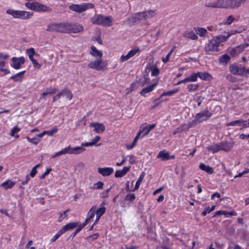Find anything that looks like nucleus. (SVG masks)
I'll return each mask as SVG.
<instances>
[{
    "instance_id": "6ab92c4d",
    "label": "nucleus",
    "mask_w": 249,
    "mask_h": 249,
    "mask_svg": "<svg viewBox=\"0 0 249 249\" xmlns=\"http://www.w3.org/2000/svg\"><path fill=\"white\" fill-rule=\"evenodd\" d=\"M220 150L229 151L233 147V144L232 142H222L219 143Z\"/></svg>"
},
{
    "instance_id": "f8f14e48",
    "label": "nucleus",
    "mask_w": 249,
    "mask_h": 249,
    "mask_svg": "<svg viewBox=\"0 0 249 249\" xmlns=\"http://www.w3.org/2000/svg\"><path fill=\"white\" fill-rule=\"evenodd\" d=\"M11 67L16 70H18L21 68V66L25 63V60L23 56L13 57L11 58Z\"/></svg>"
},
{
    "instance_id": "9d476101",
    "label": "nucleus",
    "mask_w": 249,
    "mask_h": 249,
    "mask_svg": "<svg viewBox=\"0 0 249 249\" xmlns=\"http://www.w3.org/2000/svg\"><path fill=\"white\" fill-rule=\"evenodd\" d=\"M212 113L209 110H203L199 113L196 114L195 120L196 123H200L204 121L207 120L212 116Z\"/></svg>"
},
{
    "instance_id": "e2e57ef3",
    "label": "nucleus",
    "mask_w": 249,
    "mask_h": 249,
    "mask_svg": "<svg viewBox=\"0 0 249 249\" xmlns=\"http://www.w3.org/2000/svg\"><path fill=\"white\" fill-rule=\"evenodd\" d=\"M99 234L96 233H94L91 235L87 237L88 239H91L92 241H93L99 237Z\"/></svg>"
},
{
    "instance_id": "72a5a7b5",
    "label": "nucleus",
    "mask_w": 249,
    "mask_h": 249,
    "mask_svg": "<svg viewBox=\"0 0 249 249\" xmlns=\"http://www.w3.org/2000/svg\"><path fill=\"white\" fill-rule=\"evenodd\" d=\"M25 71H23L11 76L10 77V79L14 80L15 82L19 81L20 79H22V76L24 74Z\"/></svg>"
},
{
    "instance_id": "4be33fe9",
    "label": "nucleus",
    "mask_w": 249,
    "mask_h": 249,
    "mask_svg": "<svg viewBox=\"0 0 249 249\" xmlns=\"http://www.w3.org/2000/svg\"><path fill=\"white\" fill-rule=\"evenodd\" d=\"M70 148V154H79L85 150V149L83 146H78L74 148H72L71 146H69Z\"/></svg>"
},
{
    "instance_id": "c85d7f7f",
    "label": "nucleus",
    "mask_w": 249,
    "mask_h": 249,
    "mask_svg": "<svg viewBox=\"0 0 249 249\" xmlns=\"http://www.w3.org/2000/svg\"><path fill=\"white\" fill-rule=\"evenodd\" d=\"M67 154H70V148L69 146L62 149L58 152H56L54 155L52 156V158H55L56 157L60 156L61 155H65Z\"/></svg>"
},
{
    "instance_id": "7ed1b4c3",
    "label": "nucleus",
    "mask_w": 249,
    "mask_h": 249,
    "mask_svg": "<svg viewBox=\"0 0 249 249\" xmlns=\"http://www.w3.org/2000/svg\"><path fill=\"white\" fill-rule=\"evenodd\" d=\"M6 13L11 15L15 18L21 19H28L33 17L34 13L23 10H14L8 9L6 11Z\"/></svg>"
},
{
    "instance_id": "1a4fd4ad",
    "label": "nucleus",
    "mask_w": 249,
    "mask_h": 249,
    "mask_svg": "<svg viewBox=\"0 0 249 249\" xmlns=\"http://www.w3.org/2000/svg\"><path fill=\"white\" fill-rule=\"evenodd\" d=\"M155 126V125H149L148 127H147L146 126L142 128H141L139 132H138L137 135L134 138L132 143V145L134 146H135L138 140L140 138H142L143 137L148 134L149 132L154 128Z\"/></svg>"
},
{
    "instance_id": "338daca9",
    "label": "nucleus",
    "mask_w": 249,
    "mask_h": 249,
    "mask_svg": "<svg viewBox=\"0 0 249 249\" xmlns=\"http://www.w3.org/2000/svg\"><path fill=\"white\" fill-rule=\"evenodd\" d=\"M96 143L92 141L89 142L82 143L81 144L82 146H91L95 145Z\"/></svg>"
},
{
    "instance_id": "13d9d810",
    "label": "nucleus",
    "mask_w": 249,
    "mask_h": 249,
    "mask_svg": "<svg viewBox=\"0 0 249 249\" xmlns=\"http://www.w3.org/2000/svg\"><path fill=\"white\" fill-rule=\"evenodd\" d=\"M30 60L32 61V63L34 64L35 67L39 69L41 67L40 64H39L36 60L33 57L29 58Z\"/></svg>"
},
{
    "instance_id": "c03bdc74",
    "label": "nucleus",
    "mask_w": 249,
    "mask_h": 249,
    "mask_svg": "<svg viewBox=\"0 0 249 249\" xmlns=\"http://www.w3.org/2000/svg\"><path fill=\"white\" fill-rule=\"evenodd\" d=\"M189 82H195L197 80V72L193 73L189 76L187 77Z\"/></svg>"
},
{
    "instance_id": "a19ab883",
    "label": "nucleus",
    "mask_w": 249,
    "mask_h": 249,
    "mask_svg": "<svg viewBox=\"0 0 249 249\" xmlns=\"http://www.w3.org/2000/svg\"><path fill=\"white\" fill-rule=\"evenodd\" d=\"M178 91H179L178 89H174L170 91L164 92L161 94L160 97H162V96H171L173 95L174 94H175L176 93L178 92Z\"/></svg>"
},
{
    "instance_id": "603ef678",
    "label": "nucleus",
    "mask_w": 249,
    "mask_h": 249,
    "mask_svg": "<svg viewBox=\"0 0 249 249\" xmlns=\"http://www.w3.org/2000/svg\"><path fill=\"white\" fill-rule=\"evenodd\" d=\"M26 139L29 142L34 143L35 144H37L40 142V139L37 137L30 138L29 137H27Z\"/></svg>"
},
{
    "instance_id": "9b49d317",
    "label": "nucleus",
    "mask_w": 249,
    "mask_h": 249,
    "mask_svg": "<svg viewBox=\"0 0 249 249\" xmlns=\"http://www.w3.org/2000/svg\"><path fill=\"white\" fill-rule=\"evenodd\" d=\"M219 44L213 38L210 40L205 47V50L207 54H209L211 52L218 51Z\"/></svg>"
},
{
    "instance_id": "09e8293b",
    "label": "nucleus",
    "mask_w": 249,
    "mask_h": 249,
    "mask_svg": "<svg viewBox=\"0 0 249 249\" xmlns=\"http://www.w3.org/2000/svg\"><path fill=\"white\" fill-rule=\"evenodd\" d=\"M36 3V2H28L25 3V5L27 8L35 11Z\"/></svg>"
},
{
    "instance_id": "2f4dec72",
    "label": "nucleus",
    "mask_w": 249,
    "mask_h": 249,
    "mask_svg": "<svg viewBox=\"0 0 249 249\" xmlns=\"http://www.w3.org/2000/svg\"><path fill=\"white\" fill-rule=\"evenodd\" d=\"M57 131V129H56V128H54L51 130L44 131L43 132L37 134L36 136L37 138L38 137L41 138V137H43L44 135V134H48V135L51 136H53Z\"/></svg>"
},
{
    "instance_id": "0e129e2a",
    "label": "nucleus",
    "mask_w": 249,
    "mask_h": 249,
    "mask_svg": "<svg viewBox=\"0 0 249 249\" xmlns=\"http://www.w3.org/2000/svg\"><path fill=\"white\" fill-rule=\"evenodd\" d=\"M61 233V230H60L57 234H56L51 240V242H54L56 240H57L59 237L62 234Z\"/></svg>"
},
{
    "instance_id": "37998d69",
    "label": "nucleus",
    "mask_w": 249,
    "mask_h": 249,
    "mask_svg": "<svg viewBox=\"0 0 249 249\" xmlns=\"http://www.w3.org/2000/svg\"><path fill=\"white\" fill-rule=\"evenodd\" d=\"M234 20L235 18L233 16L230 15L227 17L226 20L223 22V24L225 25H230L234 21Z\"/></svg>"
},
{
    "instance_id": "69168bd1",
    "label": "nucleus",
    "mask_w": 249,
    "mask_h": 249,
    "mask_svg": "<svg viewBox=\"0 0 249 249\" xmlns=\"http://www.w3.org/2000/svg\"><path fill=\"white\" fill-rule=\"evenodd\" d=\"M159 74V69L156 67L153 69L152 71L151 74L152 76H156Z\"/></svg>"
},
{
    "instance_id": "f257e3e1",
    "label": "nucleus",
    "mask_w": 249,
    "mask_h": 249,
    "mask_svg": "<svg viewBox=\"0 0 249 249\" xmlns=\"http://www.w3.org/2000/svg\"><path fill=\"white\" fill-rule=\"evenodd\" d=\"M205 6L212 8L234 9L240 7V2L237 0H216L206 3Z\"/></svg>"
},
{
    "instance_id": "dca6fc26",
    "label": "nucleus",
    "mask_w": 249,
    "mask_h": 249,
    "mask_svg": "<svg viewBox=\"0 0 249 249\" xmlns=\"http://www.w3.org/2000/svg\"><path fill=\"white\" fill-rule=\"evenodd\" d=\"M157 158L161 159L163 161H165L170 159H174L175 156V155H170L169 152H166L165 150H163L159 152Z\"/></svg>"
},
{
    "instance_id": "4d7b16f0",
    "label": "nucleus",
    "mask_w": 249,
    "mask_h": 249,
    "mask_svg": "<svg viewBox=\"0 0 249 249\" xmlns=\"http://www.w3.org/2000/svg\"><path fill=\"white\" fill-rule=\"evenodd\" d=\"M26 53L28 54L29 58H31V57H33L35 54V50L33 48L28 49L26 50Z\"/></svg>"
},
{
    "instance_id": "6e6d98bb",
    "label": "nucleus",
    "mask_w": 249,
    "mask_h": 249,
    "mask_svg": "<svg viewBox=\"0 0 249 249\" xmlns=\"http://www.w3.org/2000/svg\"><path fill=\"white\" fill-rule=\"evenodd\" d=\"M135 198H136V196L134 194H129L126 196L125 197V200L126 201H129L130 202H132L134 200Z\"/></svg>"
},
{
    "instance_id": "393cba45",
    "label": "nucleus",
    "mask_w": 249,
    "mask_h": 249,
    "mask_svg": "<svg viewBox=\"0 0 249 249\" xmlns=\"http://www.w3.org/2000/svg\"><path fill=\"white\" fill-rule=\"evenodd\" d=\"M15 184V182H14L10 179H7L5 181L3 182L0 185V186L2 187L4 189L7 190L13 188Z\"/></svg>"
},
{
    "instance_id": "49530a36",
    "label": "nucleus",
    "mask_w": 249,
    "mask_h": 249,
    "mask_svg": "<svg viewBox=\"0 0 249 249\" xmlns=\"http://www.w3.org/2000/svg\"><path fill=\"white\" fill-rule=\"evenodd\" d=\"M175 46H174L173 48L170 50V51L168 53L166 56L165 57L162 58V61L164 63H166L169 60V58L172 54V53L174 52V49L175 48Z\"/></svg>"
},
{
    "instance_id": "f03ea898",
    "label": "nucleus",
    "mask_w": 249,
    "mask_h": 249,
    "mask_svg": "<svg viewBox=\"0 0 249 249\" xmlns=\"http://www.w3.org/2000/svg\"><path fill=\"white\" fill-rule=\"evenodd\" d=\"M92 24L110 27L112 25V20L110 16L105 17L101 14L95 15L90 19Z\"/></svg>"
},
{
    "instance_id": "bf43d9fd",
    "label": "nucleus",
    "mask_w": 249,
    "mask_h": 249,
    "mask_svg": "<svg viewBox=\"0 0 249 249\" xmlns=\"http://www.w3.org/2000/svg\"><path fill=\"white\" fill-rule=\"evenodd\" d=\"M124 176V174L122 170H117L116 171L115 177L116 178H121Z\"/></svg>"
},
{
    "instance_id": "4468645a",
    "label": "nucleus",
    "mask_w": 249,
    "mask_h": 249,
    "mask_svg": "<svg viewBox=\"0 0 249 249\" xmlns=\"http://www.w3.org/2000/svg\"><path fill=\"white\" fill-rule=\"evenodd\" d=\"M68 33H78L83 31V26L79 24H71L69 23Z\"/></svg>"
},
{
    "instance_id": "b1692460",
    "label": "nucleus",
    "mask_w": 249,
    "mask_h": 249,
    "mask_svg": "<svg viewBox=\"0 0 249 249\" xmlns=\"http://www.w3.org/2000/svg\"><path fill=\"white\" fill-rule=\"evenodd\" d=\"M78 226V223L77 222H71L69 223L64 226L63 228L61 230V233H64V232L69 231L70 230L73 229Z\"/></svg>"
},
{
    "instance_id": "f704fd0d",
    "label": "nucleus",
    "mask_w": 249,
    "mask_h": 249,
    "mask_svg": "<svg viewBox=\"0 0 249 249\" xmlns=\"http://www.w3.org/2000/svg\"><path fill=\"white\" fill-rule=\"evenodd\" d=\"M58 89L55 88H50L49 89H47L44 92H43L41 94V98H43L44 96L49 95V94H53L55 93Z\"/></svg>"
},
{
    "instance_id": "f3484780",
    "label": "nucleus",
    "mask_w": 249,
    "mask_h": 249,
    "mask_svg": "<svg viewBox=\"0 0 249 249\" xmlns=\"http://www.w3.org/2000/svg\"><path fill=\"white\" fill-rule=\"evenodd\" d=\"M140 50L139 49H133L130 50L126 55H122L120 58V61L121 62H125L130 58L134 56L137 53L139 52Z\"/></svg>"
},
{
    "instance_id": "5701e85b",
    "label": "nucleus",
    "mask_w": 249,
    "mask_h": 249,
    "mask_svg": "<svg viewBox=\"0 0 249 249\" xmlns=\"http://www.w3.org/2000/svg\"><path fill=\"white\" fill-rule=\"evenodd\" d=\"M157 85V83H155L147 87L144 88L140 92L141 95L142 96H145L146 93L152 91Z\"/></svg>"
},
{
    "instance_id": "4c0bfd02",
    "label": "nucleus",
    "mask_w": 249,
    "mask_h": 249,
    "mask_svg": "<svg viewBox=\"0 0 249 249\" xmlns=\"http://www.w3.org/2000/svg\"><path fill=\"white\" fill-rule=\"evenodd\" d=\"M144 176H145L144 172H142L141 174V175L140 176L138 180L137 181L134 189L133 190V191L137 190L139 189V188L140 187V186L141 185V183L144 177Z\"/></svg>"
},
{
    "instance_id": "58836bf2",
    "label": "nucleus",
    "mask_w": 249,
    "mask_h": 249,
    "mask_svg": "<svg viewBox=\"0 0 249 249\" xmlns=\"http://www.w3.org/2000/svg\"><path fill=\"white\" fill-rule=\"evenodd\" d=\"M60 92L62 96H66L67 98L69 100H71L72 97V94L68 89H64L63 90L60 91Z\"/></svg>"
},
{
    "instance_id": "2eb2a0df",
    "label": "nucleus",
    "mask_w": 249,
    "mask_h": 249,
    "mask_svg": "<svg viewBox=\"0 0 249 249\" xmlns=\"http://www.w3.org/2000/svg\"><path fill=\"white\" fill-rule=\"evenodd\" d=\"M52 9L46 5L36 2L35 11L37 12H51Z\"/></svg>"
},
{
    "instance_id": "79ce46f5",
    "label": "nucleus",
    "mask_w": 249,
    "mask_h": 249,
    "mask_svg": "<svg viewBox=\"0 0 249 249\" xmlns=\"http://www.w3.org/2000/svg\"><path fill=\"white\" fill-rule=\"evenodd\" d=\"M199 87L197 84H190L187 85V88L189 91H195Z\"/></svg>"
},
{
    "instance_id": "ddd939ff",
    "label": "nucleus",
    "mask_w": 249,
    "mask_h": 249,
    "mask_svg": "<svg viewBox=\"0 0 249 249\" xmlns=\"http://www.w3.org/2000/svg\"><path fill=\"white\" fill-rule=\"evenodd\" d=\"M249 46V43H243L238 45V46L232 48L230 50L229 53L232 56H235L236 55L242 53L244 49Z\"/></svg>"
},
{
    "instance_id": "0eeeda50",
    "label": "nucleus",
    "mask_w": 249,
    "mask_h": 249,
    "mask_svg": "<svg viewBox=\"0 0 249 249\" xmlns=\"http://www.w3.org/2000/svg\"><path fill=\"white\" fill-rule=\"evenodd\" d=\"M107 63L101 58L91 61L88 64V67L98 71H104L106 69Z\"/></svg>"
},
{
    "instance_id": "39448f33",
    "label": "nucleus",
    "mask_w": 249,
    "mask_h": 249,
    "mask_svg": "<svg viewBox=\"0 0 249 249\" xmlns=\"http://www.w3.org/2000/svg\"><path fill=\"white\" fill-rule=\"evenodd\" d=\"M94 7V4L92 3H82L80 4H72L69 6L70 10L77 13H82Z\"/></svg>"
},
{
    "instance_id": "bb28decb",
    "label": "nucleus",
    "mask_w": 249,
    "mask_h": 249,
    "mask_svg": "<svg viewBox=\"0 0 249 249\" xmlns=\"http://www.w3.org/2000/svg\"><path fill=\"white\" fill-rule=\"evenodd\" d=\"M228 38L229 37L227 34L226 35H220L216 36L214 39L219 45L220 43L226 41Z\"/></svg>"
},
{
    "instance_id": "7c9ffc66",
    "label": "nucleus",
    "mask_w": 249,
    "mask_h": 249,
    "mask_svg": "<svg viewBox=\"0 0 249 249\" xmlns=\"http://www.w3.org/2000/svg\"><path fill=\"white\" fill-rule=\"evenodd\" d=\"M199 168L203 171H206L209 174H212L213 173V168L209 165H206L205 164L201 163L199 165Z\"/></svg>"
},
{
    "instance_id": "473e14b6",
    "label": "nucleus",
    "mask_w": 249,
    "mask_h": 249,
    "mask_svg": "<svg viewBox=\"0 0 249 249\" xmlns=\"http://www.w3.org/2000/svg\"><path fill=\"white\" fill-rule=\"evenodd\" d=\"M209 151H211L213 153H216L220 150L219 143H214L207 147Z\"/></svg>"
},
{
    "instance_id": "a211bd4d",
    "label": "nucleus",
    "mask_w": 249,
    "mask_h": 249,
    "mask_svg": "<svg viewBox=\"0 0 249 249\" xmlns=\"http://www.w3.org/2000/svg\"><path fill=\"white\" fill-rule=\"evenodd\" d=\"M114 172L112 167L98 168V172L104 177L108 176L111 175Z\"/></svg>"
},
{
    "instance_id": "864d4df0",
    "label": "nucleus",
    "mask_w": 249,
    "mask_h": 249,
    "mask_svg": "<svg viewBox=\"0 0 249 249\" xmlns=\"http://www.w3.org/2000/svg\"><path fill=\"white\" fill-rule=\"evenodd\" d=\"M104 183L103 182L99 181L97 183H95L94 184V186L92 187V189H102L103 188Z\"/></svg>"
},
{
    "instance_id": "a878e982",
    "label": "nucleus",
    "mask_w": 249,
    "mask_h": 249,
    "mask_svg": "<svg viewBox=\"0 0 249 249\" xmlns=\"http://www.w3.org/2000/svg\"><path fill=\"white\" fill-rule=\"evenodd\" d=\"M90 54L92 56L96 57H99V58H101V57L103 56L102 52L101 51L98 50L96 49V48L94 46H92L91 47Z\"/></svg>"
},
{
    "instance_id": "aec40b11",
    "label": "nucleus",
    "mask_w": 249,
    "mask_h": 249,
    "mask_svg": "<svg viewBox=\"0 0 249 249\" xmlns=\"http://www.w3.org/2000/svg\"><path fill=\"white\" fill-rule=\"evenodd\" d=\"M131 20L133 22L145 20L143 12L135 13L130 18Z\"/></svg>"
},
{
    "instance_id": "a18cd8bd",
    "label": "nucleus",
    "mask_w": 249,
    "mask_h": 249,
    "mask_svg": "<svg viewBox=\"0 0 249 249\" xmlns=\"http://www.w3.org/2000/svg\"><path fill=\"white\" fill-rule=\"evenodd\" d=\"M70 210L67 209L66 211L63 212V213H60V215L58 219V221L59 222H61L63 219L66 218H67L68 215L67 214V213L69 212Z\"/></svg>"
},
{
    "instance_id": "6e6552de",
    "label": "nucleus",
    "mask_w": 249,
    "mask_h": 249,
    "mask_svg": "<svg viewBox=\"0 0 249 249\" xmlns=\"http://www.w3.org/2000/svg\"><path fill=\"white\" fill-rule=\"evenodd\" d=\"M155 126V125H149L148 127H147L146 126L142 128H141L139 132H138L137 135L134 138L132 143V145L134 146H135L138 140L140 138H142L143 137L148 134L149 132L154 128Z\"/></svg>"
},
{
    "instance_id": "8fccbe9b",
    "label": "nucleus",
    "mask_w": 249,
    "mask_h": 249,
    "mask_svg": "<svg viewBox=\"0 0 249 249\" xmlns=\"http://www.w3.org/2000/svg\"><path fill=\"white\" fill-rule=\"evenodd\" d=\"M19 130L20 128L18 127L17 126L14 127L11 131L10 135L12 136H14L16 139H18L19 137V135H15V134L18 133Z\"/></svg>"
},
{
    "instance_id": "423d86ee",
    "label": "nucleus",
    "mask_w": 249,
    "mask_h": 249,
    "mask_svg": "<svg viewBox=\"0 0 249 249\" xmlns=\"http://www.w3.org/2000/svg\"><path fill=\"white\" fill-rule=\"evenodd\" d=\"M230 70L232 74L235 75L249 76V69H246L241 65L238 66L236 64H232L230 66Z\"/></svg>"
},
{
    "instance_id": "3c124183",
    "label": "nucleus",
    "mask_w": 249,
    "mask_h": 249,
    "mask_svg": "<svg viewBox=\"0 0 249 249\" xmlns=\"http://www.w3.org/2000/svg\"><path fill=\"white\" fill-rule=\"evenodd\" d=\"M196 34H198L200 36H203L207 33V30L203 28H198L196 30Z\"/></svg>"
},
{
    "instance_id": "774afa93",
    "label": "nucleus",
    "mask_w": 249,
    "mask_h": 249,
    "mask_svg": "<svg viewBox=\"0 0 249 249\" xmlns=\"http://www.w3.org/2000/svg\"><path fill=\"white\" fill-rule=\"evenodd\" d=\"M111 188H110L106 191H104L102 194V197H108V194L109 192L110 191Z\"/></svg>"
},
{
    "instance_id": "412c9836",
    "label": "nucleus",
    "mask_w": 249,
    "mask_h": 249,
    "mask_svg": "<svg viewBox=\"0 0 249 249\" xmlns=\"http://www.w3.org/2000/svg\"><path fill=\"white\" fill-rule=\"evenodd\" d=\"M197 76L200 79L203 80H210L213 77L211 74L207 72H197Z\"/></svg>"
},
{
    "instance_id": "de8ad7c7",
    "label": "nucleus",
    "mask_w": 249,
    "mask_h": 249,
    "mask_svg": "<svg viewBox=\"0 0 249 249\" xmlns=\"http://www.w3.org/2000/svg\"><path fill=\"white\" fill-rule=\"evenodd\" d=\"M106 211V208L104 207H102L101 208H99V209H97L96 211V215H98L99 216H101L102 215H103Z\"/></svg>"
},
{
    "instance_id": "5fc2aeb1",
    "label": "nucleus",
    "mask_w": 249,
    "mask_h": 249,
    "mask_svg": "<svg viewBox=\"0 0 249 249\" xmlns=\"http://www.w3.org/2000/svg\"><path fill=\"white\" fill-rule=\"evenodd\" d=\"M215 206H213L211 208L209 207L206 208V210L202 213L201 215L203 216H206L208 213H210V212L213 211L215 209Z\"/></svg>"
},
{
    "instance_id": "052dcab7",
    "label": "nucleus",
    "mask_w": 249,
    "mask_h": 249,
    "mask_svg": "<svg viewBox=\"0 0 249 249\" xmlns=\"http://www.w3.org/2000/svg\"><path fill=\"white\" fill-rule=\"evenodd\" d=\"M52 171V168H47L46 171L40 177V179L44 178L47 175H48L50 172Z\"/></svg>"
},
{
    "instance_id": "20e7f679",
    "label": "nucleus",
    "mask_w": 249,
    "mask_h": 249,
    "mask_svg": "<svg viewBox=\"0 0 249 249\" xmlns=\"http://www.w3.org/2000/svg\"><path fill=\"white\" fill-rule=\"evenodd\" d=\"M69 27L68 22L52 23L48 25L46 30L48 32L68 33Z\"/></svg>"
},
{
    "instance_id": "c9c22d12",
    "label": "nucleus",
    "mask_w": 249,
    "mask_h": 249,
    "mask_svg": "<svg viewBox=\"0 0 249 249\" xmlns=\"http://www.w3.org/2000/svg\"><path fill=\"white\" fill-rule=\"evenodd\" d=\"M93 130L97 133H103L105 130V125H90Z\"/></svg>"
},
{
    "instance_id": "680f3d73",
    "label": "nucleus",
    "mask_w": 249,
    "mask_h": 249,
    "mask_svg": "<svg viewBox=\"0 0 249 249\" xmlns=\"http://www.w3.org/2000/svg\"><path fill=\"white\" fill-rule=\"evenodd\" d=\"M207 29L209 31L215 32L217 30V25H211L207 27Z\"/></svg>"
},
{
    "instance_id": "cd10ccee",
    "label": "nucleus",
    "mask_w": 249,
    "mask_h": 249,
    "mask_svg": "<svg viewBox=\"0 0 249 249\" xmlns=\"http://www.w3.org/2000/svg\"><path fill=\"white\" fill-rule=\"evenodd\" d=\"M183 36L193 40H196L198 38L197 36L193 31L185 32L183 34Z\"/></svg>"
},
{
    "instance_id": "c756f323",
    "label": "nucleus",
    "mask_w": 249,
    "mask_h": 249,
    "mask_svg": "<svg viewBox=\"0 0 249 249\" xmlns=\"http://www.w3.org/2000/svg\"><path fill=\"white\" fill-rule=\"evenodd\" d=\"M156 10H149L143 12L145 20L153 17L156 14Z\"/></svg>"
},
{
    "instance_id": "ea45409f",
    "label": "nucleus",
    "mask_w": 249,
    "mask_h": 249,
    "mask_svg": "<svg viewBox=\"0 0 249 249\" xmlns=\"http://www.w3.org/2000/svg\"><path fill=\"white\" fill-rule=\"evenodd\" d=\"M96 211V206L94 205L92 206L90 209L89 210L88 213V217L89 219H92L95 215Z\"/></svg>"
},
{
    "instance_id": "e433bc0d",
    "label": "nucleus",
    "mask_w": 249,
    "mask_h": 249,
    "mask_svg": "<svg viewBox=\"0 0 249 249\" xmlns=\"http://www.w3.org/2000/svg\"><path fill=\"white\" fill-rule=\"evenodd\" d=\"M230 56L227 54H224L220 56L219 58V62L222 64H227L230 60Z\"/></svg>"
}]
</instances>
